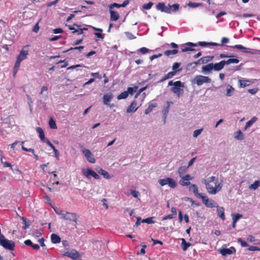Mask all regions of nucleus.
Returning <instances> with one entry per match:
<instances>
[{
    "label": "nucleus",
    "instance_id": "1",
    "mask_svg": "<svg viewBox=\"0 0 260 260\" xmlns=\"http://www.w3.org/2000/svg\"><path fill=\"white\" fill-rule=\"evenodd\" d=\"M203 182L206 186L207 192L211 194H215L222 187L220 183H218V178L215 176H211L206 179H204Z\"/></svg>",
    "mask_w": 260,
    "mask_h": 260
},
{
    "label": "nucleus",
    "instance_id": "2",
    "mask_svg": "<svg viewBox=\"0 0 260 260\" xmlns=\"http://www.w3.org/2000/svg\"><path fill=\"white\" fill-rule=\"evenodd\" d=\"M156 9L157 10L160 11L161 12L171 14V13L178 12L180 9V5L176 3L172 5L168 4L166 6L165 3L160 2L156 5Z\"/></svg>",
    "mask_w": 260,
    "mask_h": 260
},
{
    "label": "nucleus",
    "instance_id": "3",
    "mask_svg": "<svg viewBox=\"0 0 260 260\" xmlns=\"http://www.w3.org/2000/svg\"><path fill=\"white\" fill-rule=\"evenodd\" d=\"M28 45L23 46L20 51L19 55L17 56L16 61L15 62V68H19L20 66L21 62L26 59L28 54Z\"/></svg>",
    "mask_w": 260,
    "mask_h": 260
},
{
    "label": "nucleus",
    "instance_id": "4",
    "mask_svg": "<svg viewBox=\"0 0 260 260\" xmlns=\"http://www.w3.org/2000/svg\"><path fill=\"white\" fill-rule=\"evenodd\" d=\"M176 83H177L171 88V90L176 94L178 97H180L184 93V90L181 88L184 87V84L180 81H177Z\"/></svg>",
    "mask_w": 260,
    "mask_h": 260
},
{
    "label": "nucleus",
    "instance_id": "5",
    "mask_svg": "<svg viewBox=\"0 0 260 260\" xmlns=\"http://www.w3.org/2000/svg\"><path fill=\"white\" fill-rule=\"evenodd\" d=\"M158 182L161 186L168 184L172 188H175L177 185L176 181L174 179L170 177H167L165 179H160L158 180Z\"/></svg>",
    "mask_w": 260,
    "mask_h": 260
},
{
    "label": "nucleus",
    "instance_id": "6",
    "mask_svg": "<svg viewBox=\"0 0 260 260\" xmlns=\"http://www.w3.org/2000/svg\"><path fill=\"white\" fill-rule=\"evenodd\" d=\"M0 245L6 249H8L10 251H13L15 246L14 242L5 238H2L0 240Z\"/></svg>",
    "mask_w": 260,
    "mask_h": 260
},
{
    "label": "nucleus",
    "instance_id": "7",
    "mask_svg": "<svg viewBox=\"0 0 260 260\" xmlns=\"http://www.w3.org/2000/svg\"><path fill=\"white\" fill-rule=\"evenodd\" d=\"M82 172L83 173V175L85 176L88 179H90V176L93 177L95 179H100V176L95 172L93 170L90 168L88 169H83L82 170Z\"/></svg>",
    "mask_w": 260,
    "mask_h": 260
},
{
    "label": "nucleus",
    "instance_id": "8",
    "mask_svg": "<svg viewBox=\"0 0 260 260\" xmlns=\"http://www.w3.org/2000/svg\"><path fill=\"white\" fill-rule=\"evenodd\" d=\"M194 81L198 86H201L205 83H211V79L207 76L197 75L194 78Z\"/></svg>",
    "mask_w": 260,
    "mask_h": 260
},
{
    "label": "nucleus",
    "instance_id": "9",
    "mask_svg": "<svg viewBox=\"0 0 260 260\" xmlns=\"http://www.w3.org/2000/svg\"><path fill=\"white\" fill-rule=\"evenodd\" d=\"M63 256L69 257L74 260H80V256L78 251L75 249L68 251L63 254Z\"/></svg>",
    "mask_w": 260,
    "mask_h": 260
},
{
    "label": "nucleus",
    "instance_id": "10",
    "mask_svg": "<svg viewBox=\"0 0 260 260\" xmlns=\"http://www.w3.org/2000/svg\"><path fill=\"white\" fill-rule=\"evenodd\" d=\"M213 56H207L201 58L198 61L189 63L188 66L194 64L193 68L199 64H203L211 61L213 58Z\"/></svg>",
    "mask_w": 260,
    "mask_h": 260
},
{
    "label": "nucleus",
    "instance_id": "11",
    "mask_svg": "<svg viewBox=\"0 0 260 260\" xmlns=\"http://www.w3.org/2000/svg\"><path fill=\"white\" fill-rule=\"evenodd\" d=\"M78 218V216L76 213L67 212L63 219L69 221L74 222L76 224Z\"/></svg>",
    "mask_w": 260,
    "mask_h": 260
},
{
    "label": "nucleus",
    "instance_id": "12",
    "mask_svg": "<svg viewBox=\"0 0 260 260\" xmlns=\"http://www.w3.org/2000/svg\"><path fill=\"white\" fill-rule=\"evenodd\" d=\"M82 152L89 162L93 164L95 162V159L93 154L89 149H84L82 150Z\"/></svg>",
    "mask_w": 260,
    "mask_h": 260
},
{
    "label": "nucleus",
    "instance_id": "13",
    "mask_svg": "<svg viewBox=\"0 0 260 260\" xmlns=\"http://www.w3.org/2000/svg\"><path fill=\"white\" fill-rule=\"evenodd\" d=\"M181 179L179 181V183L182 186H188L190 184V180L193 179L189 174H186V175L181 177Z\"/></svg>",
    "mask_w": 260,
    "mask_h": 260
},
{
    "label": "nucleus",
    "instance_id": "14",
    "mask_svg": "<svg viewBox=\"0 0 260 260\" xmlns=\"http://www.w3.org/2000/svg\"><path fill=\"white\" fill-rule=\"evenodd\" d=\"M140 105H138V103L136 100H134L131 105L127 107L126 109L127 113L135 112L140 107Z\"/></svg>",
    "mask_w": 260,
    "mask_h": 260
},
{
    "label": "nucleus",
    "instance_id": "15",
    "mask_svg": "<svg viewBox=\"0 0 260 260\" xmlns=\"http://www.w3.org/2000/svg\"><path fill=\"white\" fill-rule=\"evenodd\" d=\"M202 199L203 203L205 204V205L208 208H213L214 207V202L212 200H209L208 197L206 196L203 195L202 197L200 198Z\"/></svg>",
    "mask_w": 260,
    "mask_h": 260
},
{
    "label": "nucleus",
    "instance_id": "16",
    "mask_svg": "<svg viewBox=\"0 0 260 260\" xmlns=\"http://www.w3.org/2000/svg\"><path fill=\"white\" fill-rule=\"evenodd\" d=\"M189 190L190 191H192L194 193V194L198 198H200L204 194L202 193H199L198 187L194 184H191V185L189 187Z\"/></svg>",
    "mask_w": 260,
    "mask_h": 260
},
{
    "label": "nucleus",
    "instance_id": "17",
    "mask_svg": "<svg viewBox=\"0 0 260 260\" xmlns=\"http://www.w3.org/2000/svg\"><path fill=\"white\" fill-rule=\"evenodd\" d=\"M236 251V250L234 247H231L230 248H222L220 250V253L223 256L235 253Z\"/></svg>",
    "mask_w": 260,
    "mask_h": 260
},
{
    "label": "nucleus",
    "instance_id": "18",
    "mask_svg": "<svg viewBox=\"0 0 260 260\" xmlns=\"http://www.w3.org/2000/svg\"><path fill=\"white\" fill-rule=\"evenodd\" d=\"M230 47L232 48H236L242 50V52L245 53L252 54L253 52L250 49H248L242 45H236L234 46H231Z\"/></svg>",
    "mask_w": 260,
    "mask_h": 260
},
{
    "label": "nucleus",
    "instance_id": "19",
    "mask_svg": "<svg viewBox=\"0 0 260 260\" xmlns=\"http://www.w3.org/2000/svg\"><path fill=\"white\" fill-rule=\"evenodd\" d=\"M225 65V60H224L215 64L213 63V70L216 71H220L224 68Z\"/></svg>",
    "mask_w": 260,
    "mask_h": 260
},
{
    "label": "nucleus",
    "instance_id": "20",
    "mask_svg": "<svg viewBox=\"0 0 260 260\" xmlns=\"http://www.w3.org/2000/svg\"><path fill=\"white\" fill-rule=\"evenodd\" d=\"M36 131L39 134V137L41 141L46 143V140H48L45 137V134L43 129L40 127H37L36 128Z\"/></svg>",
    "mask_w": 260,
    "mask_h": 260
},
{
    "label": "nucleus",
    "instance_id": "21",
    "mask_svg": "<svg viewBox=\"0 0 260 260\" xmlns=\"http://www.w3.org/2000/svg\"><path fill=\"white\" fill-rule=\"evenodd\" d=\"M113 98V94L111 93H109L105 94L103 96V103L106 105H109V102Z\"/></svg>",
    "mask_w": 260,
    "mask_h": 260
},
{
    "label": "nucleus",
    "instance_id": "22",
    "mask_svg": "<svg viewBox=\"0 0 260 260\" xmlns=\"http://www.w3.org/2000/svg\"><path fill=\"white\" fill-rule=\"evenodd\" d=\"M111 21H117L119 18V15L118 12L109 9Z\"/></svg>",
    "mask_w": 260,
    "mask_h": 260
},
{
    "label": "nucleus",
    "instance_id": "23",
    "mask_svg": "<svg viewBox=\"0 0 260 260\" xmlns=\"http://www.w3.org/2000/svg\"><path fill=\"white\" fill-rule=\"evenodd\" d=\"M217 211L218 215L223 220H224L225 215H224V209L222 207L217 206Z\"/></svg>",
    "mask_w": 260,
    "mask_h": 260
},
{
    "label": "nucleus",
    "instance_id": "24",
    "mask_svg": "<svg viewBox=\"0 0 260 260\" xmlns=\"http://www.w3.org/2000/svg\"><path fill=\"white\" fill-rule=\"evenodd\" d=\"M46 143L51 148V149H53L55 156L58 159L59 157V151L55 148V147L53 146V145L51 143V142L49 141V140H46Z\"/></svg>",
    "mask_w": 260,
    "mask_h": 260
},
{
    "label": "nucleus",
    "instance_id": "25",
    "mask_svg": "<svg viewBox=\"0 0 260 260\" xmlns=\"http://www.w3.org/2000/svg\"><path fill=\"white\" fill-rule=\"evenodd\" d=\"M24 143V141H22L21 142V145H22V147H21V148L24 151H26V152H31L32 153L34 154V157L35 158L36 160H38V155H37V154H35V151H34V149H31V148H27L26 147H25L23 144V143Z\"/></svg>",
    "mask_w": 260,
    "mask_h": 260
},
{
    "label": "nucleus",
    "instance_id": "26",
    "mask_svg": "<svg viewBox=\"0 0 260 260\" xmlns=\"http://www.w3.org/2000/svg\"><path fill=\"white\" fill-rule=\"evenodd\" d=\"M176 73V71H173L168 73L167 74L165 75L162 79H160V82H162L168 79L173 78V76L175 75Z\"/></svg>",
    "mask_w": 260,
    "mask_h": 260
},
{
    "label": "nucleus",
    "instance_id": "27",
    "mask_svg": "<svg viewBox=\"0 0 260 260\" xmlns=\"http://www.w3.org/2000/svg\"><path fill=\"white\" fill-rule=\"evenodd\" d=\"M51 241L52 243L57 244L60 242L61 239L58 235L55 234H52L51 235Z\"/></svg>",
    "mask_w": 260,
    "mask_h": 260
},
{
    "label": "nucleus",
    "instance_id": "28",
    "mask_svg": "<svg viewBox=\"0 0 260 260\" xmlns=\"http://www.w3.org/2000/svg\"><path fill=\"white\" fill-rule=\"evenodd\" d=\"M202 71L204 72H209L211 70H213V63H208L205 66H203L202 67Z\"/></svg>",
    "mask_w": 260,
    "mask_h": 260
},
{
    "label": "nucleus",
    "instance_id": "29",
    "mask_svg": "<svg viewBox=\"0 0 260 260\" xmlns=\"http://www.w3.org/2000/svg\"><path fill=\"white\" fill-rule=\"evenodd\" d=\"M188 167L186 166H182L179 168L178 173L180 177L184 176L183 175L186 172Z\"/></svg>",
    "mask_w": 260,
    "mask_h": 260
},
{
    "label": "nucleus",
    "instance_id": "30",
    "mask_svg": "<svg viewBox=\"0 0 260 260\" xmlns=\"http://www.w3.org/2000/svg\"><path fill=\"white\" fill-rule=\"evenodd\" d=\"M257 117H253L250 120L247 122L245 125V129H246L248 127H250L257 120Z\"/></svg>",
    "mask_w": 260,
    "mask_h": 260
},
{
    "label": "nucleus",
    "instance_id": "31",
    "mask_svg": "<svg viewBox=\"0 0 260 260\" xmlns=\"http://www.w3.org/2000/svg\"><path fill=\"white\" fill-rule=\"evenodd\" d=\"M157 103H151V104H149L148 107H147V108L146 109V110L145 111V114H148L149 113H150L153 110V109L154 108L157 107Z\"/></svg>",
    "mask_w": 260,
    "mask_h": 260
},
{
    "label": "nucleus",
    "instance_id": "32",
    "mask_svg": "<svg viewBox=\"0 0 260 260\" xmlns=\"http://www.w3.org/2000/svg\"><path fill=\"white\" fill-rule=\"evenodd\" d=\"M98 173L103 176V177L106 178V179H110V176L108 173V172H107L106 171L103 170V169L101 168L100 169V170L98 171Z\"/></svg>",
    "mask_w": 260,
    "mask_h": 260
},
{
    "label": "nucleus",
    "instance_id": "33",
    "mask_svg": "<svg viewBox=\"0 0 260 260\" xmlns=\"http://www.w3.org/2000/svg\"><path fill=\"white\" fill-rule=\"evenodd\" d=\"M181 241L182 248L184 251H185L190 246V243L186 242L183 238L181 239Z\"/></svg>",
    "mask_w": 260,
    "mask_h": 260
},
{
    "label": "nucleus",
    "instance_id": "34",
    "mask_svg": "<svg viewBox=\"0 0 260 260\" xmlns=\"http://www.w3.org/2000/svg\"><path fill=\"white\" fill-rule=\"evenodd\" d=\"M259 186H260V180H256L254 182L253 184H251L249 186V188L250 189L255 190Z\"/></svg>",
    "mask_w": 260,
    "mask_h": 260
},
{
    "label": "nucleus",
    "instance_id": "35",
    "mask_svg": "<svg viewBox=\"0 0 260 260\" xmlns=\"http://www.w3.org/2000/svg\"><path fill=\"white\" fill-rule=\"evenodd\" d=\"M235 138L237 140H242L244 139V136L242 132L239 130L235 133Z\"/></svg>",
    "mask_w": 260,
    "mask_h": 260
},
{
    "label": "nucleus",
    "instance_id": "36",
    "mask_svg": "<svg viewBox=\"0 0 260 260\" xmlns=\"http://www.w3.org/2000/svg\"><path fill=\"white\" fill-rule=\"evenodd\" d=\"M239 62V60L237 58H230L225 60V64H230L231 63L237 64Z\"/></svg>",
    "mask_w": 260,
    "mask_h": 260
},
{
    "label": "nucleus",
    "instance_id": "37",
    "mask_svg": "<svg viewBox=\"0 0 260 260\" xmlns=\"http://www.w3.org/2000/svg\"><path fill=\"white\" fill-rule=\"evenodd\" d=\"M178 52V51L177 49H173L172 50H166L164 52V54L167 56H169L171 55L176 54Z\"/></svg>",
    "mask_w": 260,
    "mask_h": 260
},
{
    "label": "nucleus",
    "instance_id": "38",
    "mask_svg": "<svg viewBox=\"0 0 260 260\" xmlns=\"http://www.w3.org/2000/svg\"><path fill=\"white\" fill-rule=\"evenodd\" d=\"M234 91L235 89L232 86L228 85L226 89V95L228 96H231Z\"/></svg>",
    "mask_w": 260,
    "mask_h": 260
},
{
    "label": "nucleus",
    "instance_id": "39",
    "mask_svg": "<svg viewBox=\"0 0 260 260\" xmlns=\"http://www.w3.org/2000/svg\"><path fill=\"white\" fill-rule=\"evenodd\" d=\"M49 125L51 128L56 129L57 128L55 120L53 118H50L49 121Z\"/></svg>",
    "mask_w": 260,
    "mask_h": 260
},
{
    "label": "nucleus",
    "instance_id": "40",
    "mask_svg": "<svg viewBox=\"0 0 260 260\" xmlns=\"http://www.w3.org/2000/svg\"><path fill=\"white\" fill-rule=\"evenodd\" d=\"M68 28L70 30H73V33L78 32V35L83 34V29H77L72 25H68Z\"/></svg>",
    "mask_w": 260,
    "mask_h": 260
},
{
    "label": "nucleus",
    "instance_id": "41",
    "mask_svg": "<svg viewBox=\"0 0 260 260\" xmlns=\"http://www.w3.org/2000/svg\"><path fill=\"white\" fill-rule=\"evenodd\" d=\"M239 82H240V86L242 88L250 85V81L248 80H240Z\"/></svg>",
    "mask_w": 260,
    "mask_h": 260
},
{
    "label": "nucleus",
    "instance_id": "42",
    "mask_svg": "<svg viewBox=\"0 0 260 260\" xmlns=\"http://www.w3.org/2000/svg\"><path fill=\"white\" fill-rule=\"evenodd\" d=\"M128 92L124 91L117 96L118 100L125 99L128 96Z\"/></svg>",
    "mask_w": 260,
    "mask_h": 260
},
{
    "label": "nucleus",
    "instance_id": "43",
    "mask_svg": "<svg viewBox=\"0 0 260 260\" xmlns=\"http://www.w3.org/2000/svg\"><path fill=\"white\" fill-rule=\"evenodd\" d=\"M153 3L151 2H149L147 4H145L142 6V10H149L151 9L152 6H153Z\"/></svg>",
    "mask_w": 260,
    "mask_h": 260
},
{
    "label": "nucleus",
    "instance_id": "44",
    "mask_svg": "<svg viewBox=\"0 0 260 260\" xmlns=\"http://www.w3.org/2000/svg\"><path fill=\"white\" fill-rule=\"evenodd\" d=\"M150 50L145 47H142L137 50L138 53H141L143 54L147 53Z\"/></svg>",
    "mask_w": 260,
    "mask_h": 260
},
{
    "label": "nucleus",
    "instance_id": "45",
    "mask_svg": "<svg viewBox=\"0 0 260 260\" xmlns=\"http://www.w3.org/2000/svg\"><path fill=\"white\" fill-rule=\"evenodd\" d=\"M187 5L191 8H196L202 6V4L200 3H192L190 2L187 4Z\"/></svg>",
    "mask_w": 260,
    "mask_h": 260
},
{
    "label": "nucleus",
    "instance_id": "46",
    "mask_svg": "<svg viewBox=\"0 0 260 260\" xmlns=\"http://www.w3.org/2000/svg\"><path fill=\"white\" fill-rule=\"evenodd\" d=\"M54 211L56 213V214H57L58 215L61 216V218H63L64 216L67 212L66 211H64L62 210H57L56 209H54Z\"/></svg>",
    "mask_w": 260,
    "mask_h": 260
},
{
    "label": "nucleus",
    "instance_id": "47",
    "mask_svg": "<svg viewBox=\"0 0 260 260\" xmlns=\"http://www.w3.org/2000/svg\"><path fill=\"white\" fill-rule=\"evenodd\" d=\"M124 34L129 40H134L136 38V37L130 32L126 31Z\"/></svg>",
    "mask_w": 260,
    "mask_h": 260
},
{
    "label": "nucleus",
    "instance_id": "48",
    "mask_svg": "<svg viewBox=\"0 0 260 260\" xmlns=\"http://www.w3.org/2000/svg\"><path fill=\"white\" fill-rule=\"evenodd\" d=\"M153 217H148L146 219H144L142 222L147 223L148 224H151L154 223V221L153 220Z\"/></svg>",
    "mask_w": 260,
    "mask_h": 260
},
{
    "label": "nucleus",
    "instance_id": "49",
    "mask_svg": "<svg viewBox=\"0 0 260 260\" xmlns=\"http://www.w3.org/2000/svg\"><path fill=\"white\" fill-rule=\"evenodd\" d=\"M22 219L23 220V222L24 223L22 229L23 230H25L29 226V224L27 222L26 218L23 217Z\"/></svg>",
    "mask_w": 260,
    "mask_h": 260
},
{
    "label": "nucleus",
    "instance_id": "50",
    "mask_svg": "<svg viewBox=\"0 0 260 260\" xmlns=\"http://www.w3.org/2000/svg\"><path fill=\"white\" fill-rule=\"evenodd\" d=\"M237 241L241 244L242 247H247L248 246V244L241 238L238 239Z\"/></svg>",
    "mask_w": 260,
    "mask_h": 260
},
{
    "label": "nucleus",
    "instance_id": "51",
    "mask_svg": "<svg viewBox=\"0 0 260 260\" xmlns=\"http://www.w3.org/2000/svg\"><path fill=\"white\" fill-rule=\"evenodd\" d=\"M242 217V215L239 213L235 214L233 218V221H234V222H236L240 218Z\"/></svg>",
    "mask_w": 260,
    "mask_h": 260
},
{
    "label": "nucleus",
    "instance_id": "52",
    "mask_svg": "<svg viewBox=\"0 0 260 260\" xmlns=\"http://www.w3.org/2000/svg\"><path fill=\"white\" fill-rule=\"evenodd\" d=\"M202 131H203V128L195 130L193 132V137H194V138L197 137L199 135L201 134Z\"/></svg>",
    "mask_w": 260,
    "mask_h": 260
},
{
    "label": "nucleus",
    "instance_id": "53",
    "mask_svg": "<svg viewBox=\"0 0 260 260\" xmlns=\"http://www.w3.org/2000/svg\"><path fill=\"white\" fill-rule=\"evenodd\" d=\"M114 7H116L117 8H119L121 7V5L120 4H117V3H114L112 4H111L109 8V9H113V8Z\"/></svg>",
    "mask_w": 260,
    "mask_h": 260
},
{
    "label": "nucleus",
    "instance_id": "54",
    "mask_svg": "<svg viewBox=\"0 0 260 260\" xmlns=\"http://www.w3.org/2000/svg\"><path fill=\"white\" fill-rule=\"evenodd\" d=\"M131 193L134 197L136 198L140 195L139 192L135 190H131Z\"/></svg>",
    "mask_w": 260,
    "mask_h": 260
},
{
    "label": "nucleus",
    "instance_id": "55",
    "mask_svg": "<svg viewBox=\"0 0 260 260\" xmlns=\"http://www.w3.org/2000/svg\"><path fill=\"white\" fill-rule=\"evenodd\" d=\"M39 22H37L32 28V31H34L35 33L38 32V31L39 30L40 27L39 25Z\"/></svg>",
    "mask_w": 260,
    "mask_h": 260
},
{
    "label": "nucleus",
    "instance_id": "56",
    "mask_svg": "<svg viewBox=\"0 0 260 260\" xmlns=\"http://www.w3.org/2000/svg\"><path fill=\"white\" fill-rule=\"evenodd\" d=\"M248 249L249 251H260V248L254 246H249Z\"/></svg>",
    "mask_w": 260,
    "mask_h": 260
},
{
    "label": "nucleus",
    "instance_id": "57",
    "mask_svg": "<svg viewBox=\"0 0 260 260\" xmlns=\"http://www.w3.org/2000/svg\"><path fill=\"white\" fill-rule=\"evenodd\" d=\"M195 50H196L194 49L191 48L187 47H183V48H182L181 49V51L183 52H187V51H195Z\"/></svg>",
    "mask_w": 260,
    "mask_h": 260
},
{
    "label": "nucleus",
    "instance_id": "58",
    "mask_svg": "<svg viewBox=\"0 0 260 260\" xmlns=\"http://www.w3.org/2000/svg\"><path fill=\"white\" fill-rule=\"evenodd\" d=\"M61 36H55L53 37L50 38L49 39V41L50 42L56 41L60 38H61Z\"/></svg>",
    "mask_w": 260,
    "mask_h": 260
},
{
    "label": "nucleus",
    "instance_id": "59",
    "mask_svg": "<svg viewBox=\"0 0 260 260\" xmlns=\"http://www.w3.org/2000/svg\"><path fill=\"white\" fill-rule=\"evenodd\" d=\"M1 162L3 164L4 167H5V168L11 167L12 168V166H11V164L8 162H7V161H4L3 160V158H1Z\"/></svg>",
    "mask_w": 260,
    "mask_h": 260
},
{
    "label": "nucleus",
    "instance_id": "60",
    "mask_svg": "<svg viewBox=\"0 0 260 260\" xmlns=\"http://www.w3.org/2000/svg\"><path fill=\"white\" fill-rule=\"evenodd\" d=\"M83 48H84V46H80L75 47H74V48L73 47H71L70 49H69L67 51H70V50H72L78 49L81 52L82 51V50L83 49Z\"/></svg>",
    "mask_w": 260,
    "mask_h": 260
},
{
    "label": "nucleus",
    "instance_id": "61",
    "mask_svg": "<svg viewBox=\"0 0 260 260\" xmlns=\"http://www.w3.org/2000/svg\"><path fill=\"white\" fill-rule=\"evenodd\" d=\"M180 63L175 62L173 65L172 69L176 71V70L180 66Z\"/></svg>",
    "mask_w": 260,
    "mask_h": 260
},
{
    "label": "nucleus",
    "instance_id": "62",
    "mask_svg": "<svg viewBox=\"0 0 260 260\" xmlns=\"http://www.w3.org/2000/svg\"><path fill=\"white\" fill-rule=\"evenodd\" d=\"M257 91H258V89L257 88L249 89L248 90V92H249L250 93H251L252 94H255L257 92Z\"/></svg>",
    "mask_w": 260,
    "mask_h": 260
},
{
    "label": "nucleus",
    "instance_id": "63",
    "mask_svg": "<svg viewBox=\"0 0 260 260\" xmlns=\"http://www.w3.org/2000/svg\"><path fill=\"white\" fill-rule=\"evenodd\" d=\"M175 217L172 214H169V215H168L165 217H163L162 218V220H167V219H172V218H175Z\"/></svg>",
    "mask_w": 260,
    "mask_h": 260
},
{
    "label": "nucleus",
    "instance_id": "64",
    "mask_svg": "<svg viewBox=\"0 0 260 260\" xmlns=\"http://www.w3.org/2000/svg\"><path fill=\"white\" fill-rule=\"evenodd\" d=\"M53 32L54 34H59V33H62L63 32V30L61 28H55L53 30Z\"/></svg>",
    "mask_w": 260,
    "mask_h": 260
}]
</instances>
